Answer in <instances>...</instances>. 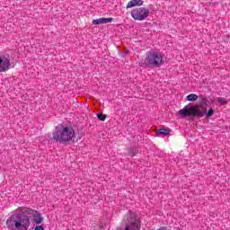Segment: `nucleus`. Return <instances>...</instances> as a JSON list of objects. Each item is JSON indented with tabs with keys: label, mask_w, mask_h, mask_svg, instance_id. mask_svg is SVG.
<instances>
[{
	"label": "nucleus",
	"mask_w": 230,
	"mask_h": 230,
	"mask_svg": "<svg viewBox=\"0 0 230 230\" xmlns=\"http://www.w3.org/2000/svg\"><path fill=\"white\" fill-rule=\"evenodd\" d=\"M21 214H13L6 220L7 229L9 230H28L30 227V216L34 217L35 224H42L44 218L40 214L35 215L37 210L26 207L20 208ZM29 215V216H28Z\"/></svg>",
	"instance_id": "f257e3e1"
},
{
	"label": "nucleus",
	"mask_w": 230,
	"mask_h": 230,
	"mask_svg": "<svg viewBox=\"0 0 230 230\" xmlns=\"http://www.w3.org/2000/svg\"><path fill=\"white\" fill-rule=\"evenodd\" d=\"M201 105H187L183 109L180 110L178 113L181 118H204L208 112V108L205 107L208 103V99L206 97L201 98Z\"/></svg>",
	"instance_id": "f03ea898"
},
{
	"label": "nucleus",
	"mask_w": 230,
	"mask_h": 230,
	"mask_svg": "<svg viewBox=\"0 0 230 230\" xmlns=\"http://www.w3.org/2000/svg\"><path fill=\"white\" fill-rule=\"evenodd\" d=\"M52 137L54 141H58V143H69L75 139V129L60 125L55 128Z\"/></svg>",
	"instance_id": "7ed1b4c3"
},
{
	"label": "nucleus",
	"mask_w": 230,
	"mask_h": 230,
	"mask_svg": "<svg viewBox=\"0 0 230 230\" xmlns=\"http://www.w3.org/2000/svg\"><path fill=\"white\" fill-rule=\"evenodd\" d=\"M163 62H164L163 60V54L155 50H149L146 54L144 62L139 63V66L141 67H161Z\"/></svg>",
	"instance_id": "20e7f679"
},
{
	"label": "nucleus",
	"mask_w": 230,
	"mask_h": 230,
	"mask_svg": "<svg viewBox=\"0 0 230 230\" xmlns=\"http://www.w3.org/2000/svg\"><path fill=\"white\" fill-rule=\"evenodd\" d=\"M150 15V9L146 7H137L131 11V17L134 21H146Z\"/></svg>",
	"instance_id": "39448f33"
},
{
	"label": "nucleus",
	"mask_w": 230,
	"mask_h": 230,
	"mask_svg": "<svg viewBox=\"0 0 230 230\" xmlns=\"http://www.w3.org/2000/svg\"><path fill=\"white\" fill-rule=\"evenodd\" d=\"M11 67L10 59L4 56H0V73H6Z\"/></svg>",
	"instance_id": "423d86ee"
},
{
	"label": "nucleus",
	"mask_w": 230,
	"mask_h": 230,
	"mask_svg": "<svg viewBox=\"0 0 230 230\" xmlns=\"http://www.w3.org/2000/svg\"><path fill=\"white\" fill-rule=\"evenodd\" d=\"M112 21H114L113 18H99L96 20H93L92 24H108L109 22H112Z\"/></svg>",
	"instance_id": "0eeeda50"
},
{
	"label": "nucleus",
	"mask_w": 230,
	"mask_h": 230,
	"mask_svg": "<svg viewBox=\"0 0 230 230\" xmlns=\"http://www.w3.org/2000/svg\"><path fill=\"white\" fill-rule=\"evenodd\" d=\"M144 3L143 0H131L128 3L126 8L128 10V8H134V6H143Z\"/></svg>",
	"instance_id": "6e6552de"
},
{
	"label": "nucleus",
	"mask_w": 230,
	"mask_h": 230,
	"mask_svg": "<svg viewBox=\"0 0 230 230\" xmlns=\"http://www.w3.org/2000/svg\"><path fill=\"white\" fill-rule=\"evenodd\" d=\"M155 136L157 137H164L166 136H170V129H166V128H162V129H158L156 132H155Z\"/></svg>",
	"instance_id": "1a4fd4ad"
},
{
	"label": "nucleus",
	"mask_w": 230,
	"mask_h": 230,
	"mask_svg": "<svg viewBox=\"0 0 230 230\" xmlns=\"http://www.w3.org/2000/svg\"><path fill=\"white\" fill-rule=\"evenodd\" d=\"M186 100L187 102H197V100H199V95L195 93H190L187 95Z\"/></svg>",
	"instance_id": "9d476101"
},
{
	"label": "nucleus",
	"mask_w": 230,
	"mask_h": 230,
	"mask_svg": "<svg viewBox=\"0 0 230 230\" xmlns=\"http://www.w3.org/2000/svg\"><path fill=\"white\" fill-rule=\"evenodd\" d=\"M217 102H218V103H220V105H226V103H227V100H226V98H222V97L217 98Z\"/></svg>",
	"instance_id": "9b49d317"
},
{
	"label": "nucleus",
	"mask_w": 230,
	"mask_h": 230,
	"mask_svg": "<svg viewBox=\"0 0 230 230\" xmlns=\"http://www.w3.org/2000/svg\"><path fill=\"white\" fill-rule=\"evenodd\" d=\"M97 118L101 120V121H105V119H107L106 115H103L102 113H98L97 114Z\"/></svg>",
	"instance_id": "f8f14e48"
},
{
	"label": "nucleus",
	"mask_w": 230,
	"mask_h": 230,
	"mask_svg": "<svg viewBox=\"0 0 230 230\" xmlns=\"http://www.w3.org/2000/svg\"><path fill=\"white\" fill-rule=\"evenodd\" d=\"M213 114H215V111H213V109L210 108L208 110V111L207 112V118H211V116H213Z\"/></svg>",
	"instance_id": "ddd939ff"
},
{
	"label": "nucleus",
	"mask_w": 230,
	"mask_h": 230,
	"mask_svg": "<svg viewBox=\"0 0 230 230\" xmlns=\"http://www.w3.org/2000/svg\"><path fill=\"white\" fill-rule=\"evenodd\" d=\"M34 230H44V227L42 226H37Z\"/></svg>",
	"instance_id": "4468645a"
},
{
	"label": "nucleus",
	"mask_w": 230,
	"mask_h": 230,
	"mask_svg": "<svg viewBox=\"0 0 230 230\" xmlns=\"http://www.w3.org/2000/svg\"><path fill=\"white\" fill-rule=\"evenodd\" d=\"M156 230H171V229H168L166 228L165 226H160L158 229Z\"/></svg>",
	"instance_id": "2eb2a0df"
},
{
	"label": "nucleus",
	"mask_w": 230,
	"mask_h": 230,
	"mask_svg": "<svg viewBox=\"0 0 230 230\" xmlns=\"http://www.w3.org/2000/svg\"><path fill=\"white\" fill-rule=\"evenodd\" d=\"M105 229H107V225H105Z\"/></svg>",
	"instance_id": "dca6fc26"
}]
</instances>
